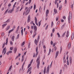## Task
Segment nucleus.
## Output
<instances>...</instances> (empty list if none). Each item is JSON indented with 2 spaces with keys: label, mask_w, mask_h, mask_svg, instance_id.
Returning <instances> with one entry per match:
<instances>
[{
  "label": "nucleus",
  "mask_w": 74,
  "mask_h": 74,
  "mask_svg": "<svg viewBox=\"0 0 74 74\" xmlns=\"http://www.w3.org/2000/svg\"><path fill=\"white\" fill-rule=\"evenodd\" d=\"M40 56H39L36 60V62L37 63V67L38 69H39V66H40Z\"/></svg>",
  "instance_id": "nucleus-1"
},
{
  "label": "nucleus",
  "mask_w": 74,
  "mask_h": 74,
  "mask_svg": "<svg viewBox=\"0 0 74 74\" xmlns=\"http://www.w3.org/2000/svg\"><path fill=\"white\" fill-rule=\"evenodd\" d=\"M33 8V6H31V7H29L28 8L27 10L25 12V14L26 15H27L29 12H30V9H32Z\"/></svg>",
  "instance_id": "nucleus-2"
},
{
  "label": "nucleus",
  "mask_w": 74,
  "mask_h": 74,
  "mask_svg": "<svg viewBox=\"0 0 74 74\" xmlns=\"http://www.w3.org/2000/svg\"><path fill=\"white\" fill-rule=\"evenodd\" d=\"M5 49H6V47H5L3 49L2 51V53L4 56L5 55V53L6 52V50H5Z\"/></svg>",
  "instance_id": "nucleus-3"
},
{
  "label": "nucleus",
  "mask_w": 74,
  "mask_h": 74,
  "mask_svg": "<svg viewBox=\"0 0 74 74\" xmlns=\"http://www.w3.org/2000/svg\"><path fill=\"white\" fill-rule=\"evenodd\" d=\"M71 19H72V17H71V15L70 16V14H69V16L68 18V22L69 23H70V20H71Z\"/></svg>",
  "instance_id": "nucleus-4"
},
{
  "label": "nucleus",
  "mask_w": 74,
  "mask_h": 74,
  "mask_svg": "<svg viewBox=\"0 0 74 74\" xmlns=\"http://www.w3.org/2000/svg\"><path fill=\"white\" fill-rule=\"evenodd\" d=\"M30 21V15H29L28 16V18H27V23H29V22Z\"/></svg>",
  "instance_id": "nucleus-5"
},
{
  "label": "nucleus",
  "mask_w": 74,
  "mask_h": 74,
  "mask_svg": "<svg viewBox=\"0 0 74 74\" xmlns=\"http://www.w3.org/2000/svg\"><path fill=\"white\" fill-rule=\"evenodd\" d=\"M14 10L12 9V10H10L8 12V13H10V14L12 13Z\"/></svg>",
  "instance_id": "nucleus-6"
},
{
  "label": "nucleus",
  "mask_w": 74,
  "mask_h": 74,
  "mask_svg": "<svg viewBox=\"0 0 74 74\" xmlns=\"http://www.w3.org/2000/svg\"><path fill=\"white\" fill-rule=\"evenodd\" d=\"M59 51H57L56 52V57H55V58H56L57 57H58V55H59Z\"/></svg>",
  "instance_id": "nucleus-7"
},
{
  "label": "nucleus",
  "mask_w": 74,
  "mask_h": 74,
  "mask_svg": "<svg viewBox=\"0 0 74 74\" xmlns=\"http://www.w3.org/2000/svg\"><path fill=\"white\" fill-rule=\"evenodd\" d=\"M34 42L36 45H37V43L38 42V40H37L36 39H35Z\"/></svg>",
  "instance_id": "nucleus-8"
},
{
  "label": "nucleus",
  "mask_w": 74,
  "mask_h": 74,
  "mask_svg": "<svg viewBox=\"0 0 74 74\" xmlns=\"http://www.w3.org/2000/svg\"><path fill=\"white\" fill-rule=\"evenodd\" d=\"M17 51V47H15L14 49V53H16V51Z\"/></svg>",
  "instance_id": "nucleus-9"
},
{
  "label": "nucleus",
  "mask_w": 74,
  "mask_h": 74,
  "mask_svg": "<svg viewBox=\"0 0 74 74\" xmlns=\"http://www.w3.org/2000/svg\"><path fill=\"white\" fill-rule=\"evenodd\" d=\"M54 15L55 14H56L57 13H58V11L56 9H54Z\"/></svg>",
  "instance_id": "nucleus-10"
},
{
  "label": "nucleus",
  "mask_w": 74,
  "mask_h": 74,
  "mask_svg": "<svg viewBox=\"0 0 74 74\" xmlns=\"http://www.w3.org/2000/svg\"><path fill=\"white\" fill-rule=\"evenodd\" d=\"M49 66H48L47 67V73H49Z\"/></svg>",
  "instance_id": "nucleus-11"
},
{
  "label": "nucleus",
  "mask_w": 74,
  "mask_h": 74,
  "mask_svg": "<svg viewBox=\"0 0 74 74\" xmlns=\"http://www.w3.org/2000/svg\"><path fill=\"white\" fill-rule=\"evenodd\" d=\"M10 26L9 25L6 28L5 30L6 31H7L8 30H9L10 29Z\"/></svg>",
  "instance_id": "nucleus-12"
},
{
  "label": "nucleus",
  "mask_w": 74,
  "mask_h": 74,
  "mask_svg": "<svg viewBox=\"0 0 74 74\" xmlns=\"http://www.w3.org/2000/svg\"><path fill=\"white\" fill-rule=\"evenodd\" d=\"M31 70H32V67H30L29 68V69L28 70L27 73H29V71H30Z\"/></svg>",
  "instance_id": "nucleus-13"
},
{
  "label": "nucleus",
  "mask_w": 74,
  "mask_h": 74,
  "mask_svg": "<svg viewBox=\"0 0 74 74\" xmlns=\"http://www.w3.org/2000/svg\"><path fill=\"white\" fill-rule=\"evenodd\" d=\"M68 49H70L71 47V44H70V43H69L68 44Z\"/></svg>",
  "instance_id": "nucleus-14"
},
{
  "label": "nucleus",
  "mask_w": 74,
  "mask_h": 74,
  "mask_svg": "<svg viewBox=\"0 0 74 74\" xmlns=\"http://www.w3.org/2000/svg\"><path fill=\"white\" fill-rule=\"evenodd\" d=\"M14 38H15V36H12V40L13 41H14Z\"/></svg>",
  "instance_id": "nucleus-15"
},
{
  "label": "nucleus",
  "mask_w": 74,
  "mask_h": 74,
  "mask_svg": "<svg viewBox=\"0 0 74 74\" xmlns=\"http://www.w3.org/2000/svg\"><path fill=\"white\" fill-rule=\"evenodd\" d=\"M74 37V34H73L71 36V40H73Z\"/></svg>",
  "instance_id": "nucleus-16"
},
{
  "label": "nucleus",
  "mask_w": 74,
  "mask_h": 74,
  "mask_svg": "<svg viewBox=\"0 0 74 74\" xmlns=\"http://www.w3.org/2000/svg\"><path fill=\"white\" fill-rule=\"evenodd\" d=\"M66 25V24L64 23V24L61 27V28L62 29H63L64 27V26H65Z\"/></svg>",
  "instance_id": "nucleus-17"
},
{
  "label": "nucleus",
  "mask_w": 74,
  "mask_h": 74,
  "mask_svg": "<svg viewBox=\"0 0 74 74\" xmlns=\"http://www.w3.org/2000/svg\"><path fill=\"white\" fill-rule=\"evenodd\" d=\"M13 30H14V29H11V30H9L8 32V33L9 34H10L11 33V32H13Z\"/></svg>",
  "instance_id": "nucleus-18"
},
{
  "label": "nucleus",
  "mask_w": 74,
  "mask_h": 74,
  "mask_svg": "<svg viewBox=\"0 0 74 74\" xmlns=\"http://www.w3.org/2000/svg\"><path fill=\"white\" fill-rule=\"evenodd\" d=\"M7 23L4 24H3V25H2L3 28H4V27H5V26H7Z\"/></svg>",
  "instance_id": "nucleus-19"
},
{
  "label": "nucleus",
  "mask_w": 74,
  "mask_h": 74,
  "mask_svg": "<svg viewBox=\"0 0 74 74\" xmlns=\"http://www.w3.org/2000/svg\"><path fill=\"white\" fill-rule=\"evenodd\" d=\"M14 49V47H11L10 48V50L11 51H12Z\"/></svg>",
  "instance_id": "nucleus-20"
},
{
  "label": "nucleus",
  "mask_w": 74,
  "mask_h": 74,
  "mask_svg": "<svg viewBox=\"0 0 74 74\" xmlns=\"http://www.w3.org/2000/svg\"><path fill=\"white\" fill-rule=\"evenodd\" d=\"M19 27H20L19 26H18V27L17 28L16 30V31L17 32H18V30H19Z\"/></svg>",
  "instance_id": "nucleus-21"
},
{
  "label": "nucleus",
  "mask_w": 74,
  "mask_h": 74,
  "mask_svg": "<svg viewBox=\"0 0 74 74\" xmlns=\"http://www.w3.org/2000/svg\"><path fill=\"white\" fill-rule=\"evenodd\" d=\"M24 56H22V60H21V62H23V60H24V57H23Z\"/></svg>",
  "instance_id": "nucleus-22"
},
{
  "label": "nucleus",
  "mask_w": 74,
  "mask_h": 74,
  "mask_svg": "<svg viewBox=\"0 0 74 74\" xmlns=\"http://www.w3.org/2000/svg\"><path fill=\"white\" fill-rule=\"evenodd\" d=\"M43 72L44 74H45V73H46V68H45Z\"/></svg>",
  "instance_id": "nucleus-23"
},
{
  "label": "nucleus",
  "mask_w": 74,
  "mask_h": 74,
  "mask_svg": "<svg viewBox=\"0 0 74 74\" xmlns=\"http://www.w3.org/2000/svg\"><path fill=\"white\" fill-rule=\"evenodd\" d=\"M57 35L58 36V37H59V38L60 37V34H59V32H58L57 33Z\"/></svg>",
  "instance_id": "nucleus-24"
},
{
  "label": "nucleus",
  "mask_w": 74,
  "mask_h": 74,
  "mask_svg": "<svg viewBox=\"0 0 74 74\" xmlns=\"http://www.w3.org/2000/svg\"><path fill=\"white\" fill-rule=\"evenodd\" d=\"M5 43H4L3 44L2 46L3 48H4V47H5Z\"/></svg>",
  "instance_id": "nucleus-25"
},
{
  "label": "nucleus",
  "mask_w": 74,
  "mask_h": 74,
  "mask_svg": "<svg viewBox=\"0 0 74 74\" xmlns=\"http://www.w3.org/2000/svg\"><path fill=\"white\" fill-rule=\"evenodd\" d=\"M53 26V21H52L51 22V27H52V26Z\"/></svg>",
  "instance_id": "nucleus-26"
},
{
  "label": "nucleus",
  "mask_w": 74,
  "mask_h": 74,
  "mask_svg": "<svg viewBox=\"0 0 74 74\" xmlns=\"http://www.w3.org/2000/svg\"><path fill=\"white\" fill-rule=\"evenodd\" d=\"M51 49H49V54H48V55H49V54L51 53Z\"/></svg>",
  "instance_id": "nucleus-27"
},
{
  "label": "nucleus",
  "mask_w": 74,
  "mask_h": 74,
  "mask_svg": "<svg viewBox=\"0 0 74 74\" xmlns=\"http://www.w3.org/2000/svg\"><path fill=\"white\" fill-rule=\"evenodd\" d=\"M49 14V10H47L46 11V14Z\"/></svg>",
  "instance_id": "nucleus-28"
},
{
  "label": "nucleus",
  "mask_w": 74,
  "mask_h": 74,
  "mask_svg": "<svg viewBox=\"0 0 74 74\" xmlns=\"http://www.w3.org/2000/svg\"><path fill=\"white\" fill-rule=\"evenodd\" d=\"M31 65H32V64H29L28 66L27 69H29V67H30L31 66Z\"/></svg>",
  "instance_id": "nucleus-29"
},
{
  "label": "nucleus",
  "mask_w": 74,
  "mask_h": 74,
  "mask_svg": "<svg viewBox=\"0 0 74 74\" xmlns=\"http://www.w3.org/2000/svg\"><path fill=\"white\" fill-rule=\"evenodd\" d=\"M6 45H7V44L8 43V38H7L6 39Z\"/></svg>",
  "instance_id": "nucleus-30"
},
{
  "label": "nucleus",
  "mask_w": 74,
  "mask_h": 74,
  "mask_svg": "<svg viewBox=\"0 0 74 74\" xmlns=\"http://www.w3.org/2000/svg\"><path fill=\"white\" fill-rule=\"evenodd\" d=\"M54 49H55V51H56V50L57 49V47H56L55 46L54 47Z\"/></svg>",
  "instance_id": "nucleus-31"
},
{
  "label": "nucleus",
  "mask_w": 74,
  "mask_h": 74,
  "mask_svg": "<svg viewBox=\"0 0 74 74\" xmlns=\"http://www.w3.org/2000/svg\"><path fill=\"white\" fill-rule=\"evenodd\" d=\"M36 5L34 4V10H35L36 9Z\"/></svg>",
  "instance_id": "nucleus-32"
},
{
  "label": "nucleus",
  "mask_w": 74,
  "mask_h": 74,
  "mask_svg": "<svg viewBox=\"0 0 74 74\" xmlns=\"http://www.w3.org/2000/svg\"><path fill=\"white\" fill-rule=\"evenodd\" d=\"M37 29L36 28L35 29H34V30H35V31H34V33H36V32H37Z\"/></svg>",
  "instance_id": "nucleus-33"
},
{
  "label": "nucleus",
  "mask_w": 74,
  "mask_h": 74,
  "mask_svg": "<svg viewBox=\"0 0 74 74\" xmlns=\"http://www.w3.org/2000/svg\"><path fill=\"white\" fill-rule=\"evenodd\" d=\"M21 33L22 36H23V29H22L21 30Z\"/></svg>",
  "instance_id": "nucleus-34"
},
{
  "label": "nucleus",
  "mask_w": 74,
  "mask_h": 74,
  "mask_svg": "<svg viewBox=\"0 0 74 74\" xmlns=\"http://www.w3.org/2000/svg\"><path fill=\"white\" fill-rule=\"evenodd\" d=\"M35 36H36V33H34V34L33 35V38H34Z\"/></svg>",
  "instance_id": "nucleus-35"
},
{
  "label": "nucleus",
  "mask_w": 74,
  "mask_h": 74,
  "mask_svg": "<svg viewBox=\"0 0 74 74\" xmlns=\"http://www.w3.org/2000/svg\"><path fill=\"white\" fill-rule=\"evenodd\" d=\"M25 42H23L22 44H21V46H22V47H23V45H25Z\"/></svg>",
  "instance_id": "nucleus-36"
},
{
  "label": "nucleus",
  "mask_w": 74,
  "mask_h": 74,
  "mask_svg": "<svg viewBox=\"0 0 74 74\" xmlns=\"http://www.w3.org/2000/svg\"><path fill=\"white\" fill-rule=\"evenodd\" d=\"M35 22H37V19L36 18V17H35Z\"/></svg>",
  "instance_id": "nucleus-37"
},
{
  "label": "nucleus",
  "mask_w": 74,
  "mask_h": 74,
  "mask_svg": "<svg viewBox=\"0 0 74 74\" xmlns=\"http://www.w3.org/2000/svg\"><path fill=\"white\" fill-rule=\"evenodd\" d=\"M60 23V21H58L57 23V25H59Z\"/></svg>",
  "instance_id": "nucleus-38"
},
{
  "label": "nucleus",
  "mask_w": 74,
  "mask_h": 74,
  "mask_svg": "<svg viewBox=\"0 0 74 74\" xmlns=\"http://www.w3.org/2000/svg\"><path fill=\"white\" fill-rule=\"evenodd\" d=\"M55 28H54L53 29L52 31V33H54V32H55Z\"/></svg>",
  "instance_id": "nucleus-39"
},
{
  "label": "nucleus",
  "mask_w": 74,
  "mask_h": 74,
  "mask_svg": "<svg viewBox=\"0 0 74 74\" xmlns=\"http://www.w3.org/2000/svg\"><path fill=\"white\" fill-rule=\"evenodd\" d=\"M12 67V66H10L9 67V69L8 70V71H10V70H11V69Z\"/></svg>",
  "instance_id": "nucleus-40"
},
{
  "label": "nucleus",
  "mask_w": 74,
  "mask_h": 74,
  "mask_svg": "<svg viewBox=\"0 0 74 74\" xmlns=\"http://www.w3.org/2000/svg\"><path fill=\"white\" fill-rule=\"evenodd\" d=\"M19 34H18L17 36V39H18V38H19Z\"/></svg>",
  "instance_id": "nucleus-41"
},
{
  "label": "nucleus",
  "mask_w": 74,
  "mask_h": 74,
  "mask_svg": "<svg viewBox=\"0 0 74 74\" xmlns=\"http://www.w3.org/2000/svg\"><path fill=\"white\" fill-rule=\"evenodd\" d=\"M8 9H7L5 11V14H6L8 12Z\"/></svg>",
  "instance_id": "nucleus-42"
},
{
  "label": "nucleus",
  "mask_w": 74,
  "mask_h": 74,
  "mask_svg": "<svg viewBox=\"0 0 74 74\" xmlns=\"http://www.w3.org/2000/svg\"><path fill=\"white\" fill-rule=\"evenodd\" d=\"M62 69H61L60 71V74H62Z\"/></svg>",
  "instance_id": "nucleus-43"
},
{
  "label": "nucleus",
  "mask_w": 74,
  "mask_h": 74,
  "mask_svg": "<svg viewBox=\"0 0 74 74\" xmlns=\"http://www.w3.org/2000/svg\"><path fill=\"white\" fill-rule=\"evenodd\" d=\"M8 52L9 53H12V51H8Z\"/></svg>",
  "instance_id": "nucleus-44"
},
{
  "label": "nucleus",
  "mask_w": 74,
  "mask_h": 74,
  "mask_svg": "<svg viewBox=\"0 0 74 74\" xmlns=\"http://www.w3.org/2000/svg\"><path fill=\"white\" fill-rule=\"evenodd\" d=\"M33 59L32 60H31L30 64H32V63H33Z\"/></svg>",
  "instance_id": "nucleus-45"
},
{
  "label": "nucleus",
  "mask_w": 74,
  "mask_h": 74,
  "mask_svg": "<svg viewBox=\"0 0 74 74\" xmlns=\"http://www.w3.org/2000/svg\"><path fill=\"white\" fill-rule=\"evenodd\" d=\"M10 22V19H8L7 21L5 22V23H6V22H7V23H8V22Z\"/></svg>",
  "instance_id": "nucleus-46"
},
{
  "label": "nucleus",
  "mask_w": 74,
  "mask_h": 74,
  "mask_svg": "<svg viewBox=\"0 0 74 74\" xmlns=\"http://www.w3.org/2000/svg\"><path fill=\"white\" fill-rule=\"evenodd\" d=\"M37 40H40V35H38Z\"/></svg>",
  "instance_id": "nucleus-47"
},
{
  "label": "nucleus",
  "mask_w": 74,
  "mask_h": 74,
  "mask_svg": "<svg viewBox=\"0 0 74 74\" xmlns=\"http://www.w3.org/2000/svg\"><path fill=\"white\" fill-rule=\"evenodd\" d=\"M38 51V47H37L36 49V52H37Z\"/></svg>",
  "instance_id": "nucleus-48"
},
{
  "label": "nucleus",
  "mask_w": 74,
  "mask_h": 74,
  "mask_svg": "<svg viewBox=\"0 0 74 74\" xmlns=\"http://www.w3.org/2000/svg\"><path fill=\"white\" fill-rule=\"evenodd\" d=\"M37 28V26H34V29H36Z\"/></svg>",
  "instance_id": "nucleus-49"
},
{
  "label": "nucleus",
  "mask_w": 74,
  "mask_h": 74,
  "mask_svg": "<svg viewBox=\"0 0 74 74\" xmlns=\"http://www.w3.org/2000/svg\"><path fill=\"white\" fill-rule=\"evenodd\" d=\"M26 60H25L24 61V63H23L22 66H24V65H25V62H26Z\"/></svg>",
  "instance_id": "nucleus-50"
},
{
  "label": "nucleus",
  "mask_w": 74,
  "mask_h": 74,
  "mask_svg": "<svg viewBox=\"0 0 74 74\" xmlns=\"http://www.w3.org/2000/svg\"><path fill=\"white\" fill-rule=\"evenodd\" d=\"M67 65H69V60H67Z\"/></svg>",
  "instance_id": "nucleus-51"
},
{
  "label": "nucleus",
  "mask_w": 74,
  "mask_h": 74,
  "mask_svg": "<svg viewBox=\"0 0 74 74\" xmlns=\"http://www.w3.org/2000/svg\"><path fill=\"white\" fill-rule=\"evenodd\" d=\"M10 44L11 45H12V44H13V43H12V42L11 41H10Z\"/></svg>",
  "instance_id": "nucleus-52"
},
{
  "label": "nucleus",
  "mask_w": 74,
  "mask_h": 74,
  "mask_svg": "<svg viewBox=\"0 0 74 74\" xmlns=\"http://www.w3.org/2000/svg\"><path fill=\"white\" fill-rule=\"evenodd\" d=\"M38 24H39V27H40V25H41V22H38Z\"/></svg>",
  "instance_id": "nucleus-53"
},
{
  "label": "nucleus",
  "mask_w": 74,
  "mask_h": 74,
  "mask_svg": "<svg viewBox=\"0 0 74 74\" xmlns=\"http://www.w3.org/2000/svg\"><path fill=\"white\" fill-rule=\"evenodd\" d=\"M63 60L64 61V63H66V59H64Z\"/></svg>",
  "instance_id": "nucleus-54"
},
{
  "label": "nucleus",
  "mask_w": 74,
  "mask_h": 74,
  "mask_svg": "<svg viewBox=\"0 0 74 74\" xmlns=\"http://www.w3.org/2000/svg\"><path fill=\"white\" fill-rule=\"evenodd\" d=\"M15 27H16L15 26V25L13 26V29L14 30V29H15Z\"/></svg>",
  "instance_id": "nucleus-55"
},
{
  "label": "nucleus",
  "mask_w": 74,
  "mask_h": 74,
  "mask_svg": "<svg viewBox=\"0 0 74 74\" xmlns=\"http://www.w3.org/2000/svg\"><path fill=\"white\" fill-rule=\"evenodd\" d=\"M15 8V4H14L13 6V8H12V9H13V10H14V8Z\"/></svg>",
  "instance_id": "nucleus-56"
},
{
  "label": "nucleus",
  "mask_w": 74,
  "mask_h": 74,
  "mask_svg": "<svg viewBox=\"0 0 74 74\" xmlns=\"http://www.w3.org/2000/svg\"><path fill=\"white\" fill-rule=\"evenodd\" d=\"M11 3H9L8 4V7H11Z\"/></svg>",
  "instance_id": "nucleus-57"
},
{
  "label": "nucleus",
  "mask_w": 74,
  "mask_h": 74,
  "mask_svg": "<svg viewBox=\"0 0 74 74\" xmlns=\"http://www.w3.org/2000/svg\"><path fill=\"white\" fill-rule=\"evenodd\" d=\"M58 17H56V21H58Z\"/></svg>",
  "instance_id": "nucleus-58"
},
{
  "label": "nucleus",
  "mask_w": 74,
  "mask_h": 74,
  "mask_svg": "<svg viewBox=\"0 0 74 74\" xmlns=\"http://www.w3.org/2000/svg\"><path fill=\"white\" fill-rule=\"evenodd\" d=\"M51 44L52 45H53V42L52 41H51Z\"/></svg>",
  "instance_id": "nucleus-59"
},
{
  "label": "nucleus",
  "mask_w": 74,
  "mask_h": 74,
  "mask_svg": "<svg viewBox=\"0 0 74 74\" xmlns=\"http://www.w3.org/2000/svg\"><path fill=\"white\" fill-rule=\"evenodd\" d=\"M48 25L45 28V30H47L48 29Z\"/></svg>",
  "instance_id": "nucleus-60"
},
{
  "label": "nucleus",
  "mask_w": 74,
  "mask_h": 74,
  "mask_svg": "<svg viewBox=\"0 0 74 74\" xmlns=\"http://www.w3.org/2000/svg\"><path fill=\"white\" fill-rule=\"evenodd\" d=\"M66 59V56H64L63 58V60Z\"/></svg>",
  "instance_id": "nucleus-61"
},
{
  "label": "nucleus",
  "mask_w": 74,
  "mask_h": 74,
  "mask_svg": "<svg viewBox=\"0 0 74 74\" xmlns=\"http://www.w3.org/2000/svg\"><path fill=\"white\" fill-rule=\"evenodd\" d=\"M57 8H58L59 7V3H57Z\"/></svg>",
  "instance_id": "nucleus-62"
},
{
  "label": "nucleus",
  "mask_w": 74,
  "mask_h": 74,
  "mask_svg": "<svg viewBox=\"0 0 74 74\" xmlns=\"http://www.w3.org/2000/svg\"><path fill=\"white\" fill-rule=\"evenodd\" d=\"M66 32H64V33L63 34L62 36H64V35H65V34H66Z\"/></svg>",
  "instance_id": "nucleus-63"
},
{
  "label": "nucleus",
  "mask_w": 74,
  "mask_h": 74,
  "mask_svg": "<svg viewBox=\"0 0 74 74\" xmlns=\"http://www.w3.org/2000/svg\"><path fill=\"white\" fill-rule=\"evenodd\" d=\"M56 45V44L55 43H53V47H55Z\"/></svg>",
  "instance_id": "nucleus-64"
}]
</instances>
